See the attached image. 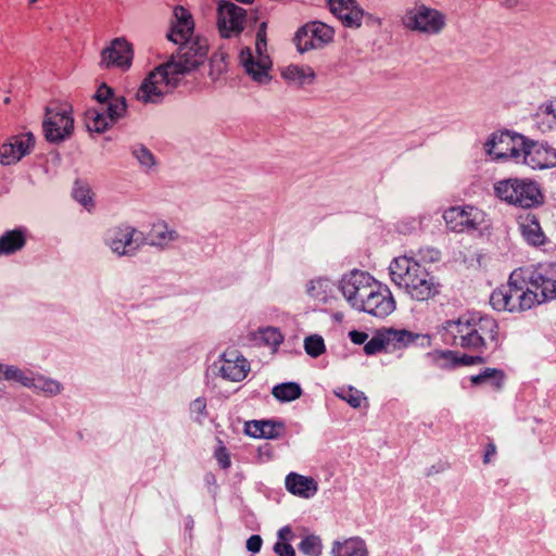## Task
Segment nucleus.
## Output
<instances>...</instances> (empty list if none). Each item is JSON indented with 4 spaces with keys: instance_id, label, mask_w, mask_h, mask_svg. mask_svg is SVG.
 Returning <instances> with one entry per match:
<instances>
[{
    "instance_id": "1",
    "label": "nucleus",
    "mask_w": 556,
    "mask_h": 556,
    "mask_svg": "<svg viewBox=\"0 0 556 556\" xmlns=\"http://www.w3.org/2000/svg\"><path fill=\"white\" fill-rule=\"evenodd\" d=\"M177 54L170 61L155 67L143 79L137 91V99L143 103L159 102L162 97L176 88L182 77L203 64L207 46L200 40L179 43Z\"/></svg>"
},
{
    "instance_id": "2",
    "label": "nucleus",
    "mask_w": 556,
    "mask_h": 556,
    "mask_svg": "<svg viewBox=\"0 0 556 556\" xmlns=\"http://www.w3.org/2000/svg\"><path fill=\"white\" fill-rule=\"evenodd\" d=\"M438 333L445 345L476 354L495 351L502 343L497 320L478 312L463 314L457 319L445 320Z\"/></svg>"
},
{
    "instance_id": "3",
    "label": "nucleus",
    "mask_w": 556,
    "mask_h": 556,
    "mask_svg": "<svg viewBox=\"0 0 556 556\" xmlns=\"http://www.w3.org/2000/svg\"><path fill=\"white\" fill-rule=\"evenodd\" d=\"M340 289L348 303L359 312L384 318L395 309L390 289L368 273L351 271L342 278Z\"/></svg>"
},
{
    "instance_id": "4",
    "label": "nucleus",
    "mask_w": 556,
    "mask_h": 556,
    "mask_svg": "<svg viewBox=\"0 0 556 556\" xmlns=\"http://www.w3.org/2000/svg\"><path fill=\"white\" fill-rule=\"evenodd\" d=\"M94 99L99 106L87 111V127L96 132H104L125 115L126 100L124 97L115 96L113 89L106 84L98 88Z\"/></svg>"
},
{
    "instance_id": "5",
    "label": "nucleus",
    "mask_w": 556,
    "mask_h": 556,
    "mask_svg": "<svg viewBox=\"0 0 556 556\" xmlns=\"http://www.w3.org/2000/svg\"><path fill=\"white\" fill-rule=\"evenodd\" d=\"M75 128L73 106L66 101L51 100L45 108L42 130L50 143H60L68 139Z\"/></svg>"
},
{
    "instance_id": "6",
    "label": "nucleus",
    "mask_w": 556,
    "mask_h": 556,
    "mask_svg": "<svg viewBox=\"0 0 556 556\" xmlns=\"http://www.w3.org/2000/svg\"><path fill=\"white\" fill-rule=\"evenodd\" d=\"M497 198L509 204L529 208L542 202L539 185L530 179L508 178L494 185Z\"/></svg>"
},
{
    "instance_id": "7",
    "label": "nucleus",
    "mask_w": 556,
    "mask_h": 556,
    "mask_svg": "<svg viewBox=\"0 0 556 556\" xmlns=\"http://www.w3.org/2000/svg\"><path fill=\"white\" fill-rule=\"evenodd\" d=\"M511 279L521 285L531 298L535 296V306L556 296V281L544 275L541 267L531 265L516 268Z\"/></svg>"
},
{
    "instance_id": "8",
    "label": "nucleus",
    "mask_w": 556,
    "mask_h": 556,
    "mask_svg": "<svg viewBox=\"0 0 556 556\" xmlns=\"http://www.w3.org/2000/svg\"><path fill=\"white\" fill-rule=\"evenodd\" d=\"M419 334L406 329L380 328L376 330L372 338L364 345L367 355L377 353H395L403 351L414 344Z\"/></svg>"
},
{
    "instance_id": "9",
    "label": "nucleus",
    "mask_w": 556,
    "mask_h": 556,
    "mask_svg": "<svg viewBox=\"0 0 556 556\" xmlns=\"http://www.w3.org/2000/svg\"><path fill=\"white\" fill-rule=\"evenodd\" d=\"M535 296L531 298L521 285L516 283L509 275L508 283L493 290L490 303L496 311L525 312L535 306Z\"/></svg>"
},
{
    "instance_id": "10",
    "label": "nucleus",
    "mask_w": 556,
    "mask_h": 556,
    "mask_svg": "<svg viewBox=\"0 0 556 556\" xmlns=\"http://www.w3.org/2000/svg\"><path fill=\"white\" fill-rule=\"evenodd\" d=\"M240 61L254 80L262 81L267 76L271 60L267 53L266 23H262L256 31L255 54L247 47L240 52Z\"/></svg>"
},
{
    "instance_id": "11",
    "label": "nucleus",
    "mask_w": 556,
    "mask_h": 556,
    "mask_svg": "<svg viewBox=\"0 0 556 556\" xmlns=\"http://www.w3.org/2000/svg\"><path fill=\"white\" fill-rule=\"evenodd\" d=\"M247 25V11L231 1L220 0L216 8V27L224 39L238 37Z\"/></svg>"
},
{
    "instance_id": "12",
    "label": "nucleus",
    "mask_w": 556,
    "mask_h": 556,
    "mask_svg": "<svg viewBox=\"0 0 556 556\" xmlns=\"http://www.w3.org/2000/svg\"><path fill=\"white\" fill-rule=\"evenodd\" d=\"M443 218L452 231L473 232L481 230L485 213L473 205H456L445 210Z\"/></svg>"
},
{
    "instance_id": "13",
    "label": "nucleus",
    "mask_w": 556,
    "mask_h": 556,
    "mask_svg": "<svg viewBox=\"0 0 556 556\" xmlns=\"http://www.w3.org/2000/svg\"><path fill=\"white\" fill-rule=\"evenodd\" d=\"M403 23L412 30L433 35L445 26V16L435 9L420 4L406 11Z\"/></svg>"
},
{
    "instance_id": "14",
    "label": "nucleus",
    "mask_w": 556,
    "mask_h": 556,
    "mask_svg": "<svg viewBox=\"0 0 556 556\" xmlns=\"http://www.w3.org/2000/svg\"><path fill=\"white\" fill-rule=\"evenodd\" d=\"M333 29L321 22H311L302 26L295 34V43L300 52L316 49L330 42Z\"/></svg>"
},
{
    "instance_id": "15",
    "label": "nucleus",
    "mask_w": 556,
    "mask_h": 556,
    "mask_svg": "<svg viewBox=\"0 0 556 556\" xmlns=\"http://www.w3.org/2000/svg\"><path fill=\"white\" fill-rule=\"evenodd\" d=\"M132 58V46L124 38H115L110 42L109 47L102 50L100 66L126 71L130 67Z\"/></svg>"
},
{
    "instance_id": "16",
    "label": "nucleus",
    "mask_w": 556,
    "mask_h": 556,
    "mask_svg": "<svg viewBox=\"0 0 556 556\" xmlns=\"http://www.w3.org/2000/svg\"><path fill=\"white\" fill-rule=\"evenodd\" d=\"M35 147V137L31 132L11 136L0 146V163L13 165L29 154Z\"/></svg>"
},
{
    "instance_id": "17",
    "label": "nucleus",
    "mask_w": 556,
    "mask_h": 556,
    "mask_svg": "<svg viewBox=\"0 0 556 556\" xmlns=\"http://www.w3.org/2000/svg\"><path fill=\"white\" fill-rule=\"evenodd\" d=\"M519 163L533 169H541L556 165V150L539 142L525 138V149L519 154Z\"/></svg>"
},
{
    "instance_id": "18",
    "label": "nucleus",
    "mask_w": 556,
    "mask_h": 556,
    "mask_svg": "<svg viewBox=\"0 0 556 556\" xmlns=\"http://www.w3.org/2000/svg\"><path fill=\"white\" fill-rule=\"evenodd\" d=\"M525 149V137L521 135L501 134L498 138L494 137L490 142L489 153L494 159H509L519 163L520 153Z\"/></svg>"
},
{
    "instance_id": "19",
    "label": "nucleus",
    "mask_w": 556,
    "mask_h": 556,
    "mask_svg": "<svg viewBox=\"0 0 556 556\" xmlns=\"http://www.w3.org/2000/svg\"><path fill=\"white\" fill-rule=\"evenodd\" d=\"M441 291V285L422 266L415 275L414 281L406 288L405 292L416 301H428L438 295Z\"/></svg>"
},
{
    "instance_id": "20",
    "label": "nucleus",
    "mask_w": 556,
    "mask_h": 556,
    "mask_svg": "<svg viewBox=\"0 0 556 556\" xmlns=\"http://www.w3.org/2000/svg\"><path fill=\"white\" fill-rule=\"evenodd\" d=\"M421 268L422 266L410 256L395 257L389 267L391 280L400 288L406 290Z\"/></svg>"
},
{
    "instance_id": "21",
    "label": "nucleus",
    "mask_w": 556,
    "mask_h": 556,
    "mask_svg": "<svg viewBox=\"0 0 556 556\" xmlns=\"http://www.w3.org/2000/svg\"><path fill=\"white\" fill-rule=\"evenodd\" d=\"M194 22L191 13L184 7L177 5L174 9V21L167 38L175 43L191 41L193 35Z\"/></svg>"
},
{
    "instance_id": "22",
    "label": "nucleus",
    "mask_w": 556,
    "mask_h": 556,
    "mask_svg": "<svg viewBox=\"0 0 556 556\" xmlns=\"http://www.w3.org/2000/svg\"><path fill=\"white\" fill-rule=\"evenodd\" d=\"M249 371V362L237 350L224 352L220 366V374L224 378L231 381H242Z\"/></svg>"
},
{
    "instance_id": "23",
    "label": "nucleus",
    "mask_w": 556,
    "mask_h": 556,
    "mask_svg": "<svg viewBox=\"0 0 556 556\" xmlns=\"http://www.w3.org/2000/svg\"><path fill=\"white\" fill-rule=\"evenodd\" d=\"M331 13L348 27H358L364 12L355 0H328Z\"/></svg>"
},
{
    "instance_id": "24",
    "label": "nucleus",
    "mask_w": 556,
    "mask_h": 556,
    "mask_svg": "<svg viewBox=\"0 0 556 556\" xmlns=\"http://www.w3.org/2000/svg\"><path fill=\"white\" fill-rule=\"evenodd\" d=\"M136 229L130 226H119L109 230L108 241L112 251L118 255H125L132 252L137 247L134 245V235Z\"/></svg>"
},
{
    "instance_id": "25",
    "label": "nucleus",
    "mask_w": 556,
    "mask_h": 556,
    "mask_svg": "<svg viewBox=\"0 0 556 556\" xmlns=\"http://www.w3.org/2000/svg\"><path fill=\"white\" fill-rule=\"evenodd\" d=\"M286 488L294 495L308 498L316 493L317 483L311 477L291 472L286 478Z\"/></svg>"
},
{
    "instance_id": "26",
    "label": "nucleus",
    "mask_w": 556,
    "mask_h": 556,
    "mask_svg": "<svg viewBox=\"0 0 556 556\" xmlns=\"http://www.w3.org/2000/svg\"><path fill=\"white\" fill-rule=\"evenodd\" d=\"M25 231L21 228L7 231L0 237V255H10L24 248Z\"/></svg>"
},
{
    "instance_id": "27",
    "label": "nucleus",
    "mask_w": 556,
    "mask_h": 556,
    "mask_svg": "<svg viewBox=\"0 0 556 556\" xmlns=\"http://www.w3.org/2000/svg\"><path fill=\"white\" fill-rule=\"evenodd\" d=\"M333 556H368L366 544L358 538H351L340 543L337 542L332 547Z\"/></svg>"
},
{
    "instance_id": "28",
    "label": "nucleus",
    "mask_w": 556,
    "mask_h": 556,
    "mask_svg": "<svg viewBox=\"0 0 556 556\" xmlns=\"http://www.w3.org/2000/svg\"><path fill=\"white\" fill-rule=\"evenodd\" d=\"M535 119L542 131L556 128V98L549 103L539 108Z\"/></svg>"
},
{
    "instance_id": "29",
    "label": "nucleus",
    "mask_w": 556,
    "mask_h": 556,
    "mask_svg": "<svg viewBox=\"0 0 556 556\" xmlns=\"http://www.w3.org/2000/svg\"><path fill=\"white\" fill-rule=\"evenodd\" d=\"M504 379H505L504 371L501 369H496V368H485L479 375L471 376V378H470L471 383L475 386L482 384V383H490L496 390H500L502 388Z\"/></svg>"
},
{
    "instance_id": "30",
    "label": "nucleus",
    "mask_w": 556,
    "mask_h": 556,
    "mask_svg": "<svg viewBox=\"0 0 556 556\" xmlns=\"http://www.w3.org/2000/svg\"><path fill=\"white\" fill-rule=\"evenodd\" d=\"M521 232L525 239L532 245L539 247L545 242V236L541 226L534 218H527L526 222L521 224Z\"/></svg>"
},
{
    "instance_id": "31",
    "label": "nucleus",
    "mask_w": 556,
    "mask_h": 556,
    "mask_svg": "<svg viewBox=\"0 0 556 556\" xmlns=\"http://www.w3.org/2000/svg\"><path fill=\"white\" fill-rule=\"evenodd\" d=\"M27 387L50 396L56 395L62 391V384L59 381L43 376L30 377V383Z\"/></svg>"
},
{
    "instance_id": "32",
    "label": "nucleus",
    "mask_w": 556,
    "mask_h": 556,
    "mask_svg": "<svg viewBox=\"0 0 556 556\" xmlns=\"http://www.w3.org/2000/svg\"><path fill=\"white\" fill-rule=\"evenodd\" d=\"M271 393L281 402H291L302 395V389L300 384L295 382H286L275 386Z\"/></svg>"
},
{
    "instance_id": "33",
    "label": "nucleus",
    "mask_w": 556,
    "mask_h": 556,
    "mask_svg": "<svg viewBox=\"0 0 556 556\" xmlns=\"http://www.w3.org/2000/svg\"><path fill=\"white\" fill-rule=\"evenodd\" d=\"M149 236L152 242L157 245L165 244L177 238V233L173 230H168L164 222L153 224Z\"/></svg>"
},
{
    "instance_id": "34",
    "label": "nucleus",
    "mask_w": 556,
    "mask_h": 556,
    "mask_svg": "<svg viewBox=\"0 0 556 556\" xmlns=\"http://www.w3.org/2000/svg\"><path fill=\"white\" fill-rule=\"evenodd\" d=\"M282 76L287 80L302 85L306 81H312L314 78V73L309 68L304 70L298 65H290L282 72Z\"/></svg>"
},
{
    "instance_id": "35",
    "label": "nucleus",
    "mask_w": 556,
    "mask_h": 556,
    "mask_svg": "<svg viewBox=\"0 0 556 556\" xmlns=\"http://www.w3.org/2000/svg\"><path fill=\"white\" fill-rule=\"evenodd\" d=\"M299 549L307 556H319L323 549L321 541L316 535H307L299 544Z\"/></svg>"
},
{
    "instance_id": "36",
    "label": "nucleus",
    "mask_w": 556,
    "mask_h": 556,
    "mask_svg": "<svg viewBox=\"0 0 556 556\" xmlns=\"http://www.w3.org/2000/svg\"><path fill=\"white\" fill-rule=\"evenodd\" d=\"M73 197L88 211L93 207L92 192L87 185L76 181L73 190Z\"/></svg>"
},
{
    "instance_id": "37",
    "label": "nucleus",
    "mask_w": 556,
    "mask_h": 556,
    "mask_svg": "<svg viewBox=\"0 0 556 556\" xmlns=\"http://www.w3.org/2000/svg\"><path fill=\"white\" fill-rule=\"evenodd\" d=\"M263 438L279 439L286 433V426L282 421L263 420Z\"/></svg>"
},
{
    "instance_id": "38",
    "label": "nucleus",
    "mask_w": 556,
    "mask_h": 556,
    "mask_svg": "<svg viewBox=\"0 0 556 556\" xmlns=\"http://www.w3.org/2000/svg\"><path fill=\"white\" fill-rule=\"evenodd\" d=\"M261 340L268 346L276 349L283 341L281 332L274 327H267L260 331Z\"/></svg>"
},
{
    "instance_id": "39",
    "label": "nucleus",
    "mask_w": 556,
    "mask_h": 556,
    "mask_svg": "<svg viewBox=\"0 0 556 556\" xmlns=\"http://www.w3.org/2000/svg\"><path fill=\"white\" fill-rule=\"evenodd\" d=\"M445 358H451L453 365L456 366H471L475 364H481L483 362V358L479 355H467L464 354L462 356H457L454 352L448 351L443 354Z\"/></svg>"
},
{
    "instance_id": "40",
    "label": "nucleus",
    "mask_w": 556,
    "mask_h": 556,
    "mask_svg": "<svg viewBox=\"0 0 556 556\" xmlns=\"http://www.w3.org/2000/svg\"><path fill=\"white\" fill-rule=\"evenodd\" d=\"M304 348L306 353L312 357H318L325 352V343L321 337L311 336L305 339Z\"/></svg>"
},
{
    "instance_id": "41",
    "label": "nucleus",
    "mask_w": 556,
    "mask_h": 556,
    "mask_svg": "<svg viewBox=\"0 0 556 556\" xmlns=\"http://www.w3.org/2000/svg\"><path fill=\"white\" fill-rule=\"evenodd\" d=\"M3 379L17 381L24 387H27L28 383H30V377L26 376L23 370L15 366L5 367Z\"/></svg>"
},
{
    "instance_id": "42",
    "label": "nucleus",
    "mask_w": 556,
    "mask_h": 556,
    "mask_svg": "<svg viewBox=\"0 0 556 556\" xmlns=\"http://www.w3.org/2000/svg\"><path fill=\"white\" fill-rule=\"evenodd\" d=\"M342 400L346 401L352 407L358 408L362 405V402L365 400L364 394L355 390L353 388H349L343 391L341 394H338Z\"/></svg>"
},
{
    "instance_id": "43",
    "label": "nucleus",
    "mask_w": 556,
    "mask_h": 556,
    "mask_svg": "<svg viewBox=\"0 0 556 556\" xmlns=\"http://www.w3.org/2000/svg\"><path fill=\"white\" fill-rule=\"evenodd\" d=\"M190 412L195 415L197 421L202 422V417L207 416L205 397H198L192 401L190 404Z\"/></svg>"
},
{
    "instance_id": "44",
    "label": "nucleus",
    "mask_w": 556,
    "mask_h": 556,
    "mask_svg": "<svg viewBox=\"0 0 556 556\" xmlns=\"http://www.w3.org/2000/svg\"><path fill=\"white\" fill-rule=\"evenodd\" d=\"M325 282L320 279L309 281L307 286V293L315 300H326V292L323 290Z\"/></svg>"
},
{
    "instance_id": "45",
    "label": "nucleus",
    "mask_w": 556,
    "mask_h": 556,
    "mask_svg": "<svg viewBox=\"0 0 556 556\" xmlns=\"http://www.w3.org/2000/svg\"><path fill=\"white\" fill-rule=\"evenodd\" d=\"M132 153L142 165L150 167L154 164V156L146 147L138 146Z\"/></svg>"
},
{
    "instance_id": "46",
    "label": "nucleus",
    "mask_w": 556,
    "mask_h": 556,
    "mask_svg": "<svg viewBox=\"0 0 556 556\" xmlns=\"http://www.w3.org/2000/svg\"><path fill=\"white\" fill-rule=\"evenodd\" d=\"M214 456H215L218 465L220 466V468L228 469L231 466L230 455H229L226 446H224V445L218 446L215 451Z\"/></svg>"
},
{
    "instance_id": "47",
    "label": "nucleus",
    "mask_w": 556,
    "mask_h": 556,
    "mask_svg": "<svg viewBox=\"0 0 556 556\" xmlns=\"http://www.w3.org/2000/svg\"><path fill=\"white\" fill-rule=\"evenodd\" d=\"M263 420H252L247 422L245 432L253 438H263Z\"/></svg>"
},
{
    "instance_id": "48",
    "label": "nucleus",
    "mask_w": 556,
    "mask_h": 556,
    "mask_svg": "<svg viewBox=\"0 0 556 556\" xmlns=\"http://www.w3.org/2000/svg\"><path fill=\"white\" fill-rule=\"evenodd\" d=\"M274 552L278 556H295L294 548L287 542H276L274 545Z\"/></svg>"
},
{
    "instance_id": "49",
    "label": "nucleus",
    "mask_w": 556,
    "mask_h": 556,
    "mask_svg": "<svg viewBox=\"0 0 556 556\" xmlns=\"http://www.w3.org/2000/svg\"><path fill=\"white\" fill-rule=\"evenodd\" d=\"M263 540L258 534H253L247 540V549L252 553H258L262 548Z\"/></svg>"
},
{
    "instance_id": "50",
    "label": "nucleus",
    "mask_w": 556,
    "mask_h": 556,
    "mask_svg": "<svg viewBox=\"0 0 556 556\" xmlns=\"http://www.w3.org/2000/svg\"><path fill=\"white\" fill-rule=\"evenodd\" d=\"M349 337L354 344H366L368 341V334L364 331L352 330L349 332Z\"/></svg>"
},
{
    "instance_id": "51",
    "label": "nucleus",
    "mask_w": 556,
    "mask_h": 556,
    "mask_svg": "<svg viewBox=\"0 0 556 556\" xmlns=\"http://www.w3.org/2000/svg\"><path fill=\"white\" fill-rule=\"evenodd\" d=\"M496 453L495 445L491 442L486 445L485 453H484V463L488 464L491 462L492 456H494Z\"/></svg>"
},
{
    "instance_id": "52",
    "label": "nucleus",
    "mask_w": 556,
    "mask_h": 556,
    "mask_svg": "<svg viewBox=\"0 0 556 556\" xmlns=\"http://www.w3.org/2000/svg\"><path fill=\"white\" fill-rule=\"evenodd\" d=\"M290 534H291V529L289 527H285V528L280 529L279 533H278V536H279L278 542H287L288 535H290Z\"/></svg>"
},
{
    "instance_id": "53",
    "label": "nucleus",
    "mask_w": 556,
    "mask_h": 556,
    "mask_svg": "<svg viewBox=\"0 0 556 556\" xmlns=\"http://www.w3.org/2000/svg\"><path fill=\"white\" fill-rule=\"evenodd\" d=\"M5 367H7V366H4V365H2V364L0 363V379H3L4 371H5Z\"/></svg>"
}]
</instances>
